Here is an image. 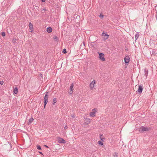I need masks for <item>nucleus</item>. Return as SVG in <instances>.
<instances>
[{
	"instance_id": "4468645a",
	"label": "nucleus",
	"mask_w": 157,
	"mask_h": 157,
	"mask_svg": "<svg viewBox=\"0 0 157 157\" xmlns=\"http://www.w3.org/2000/svg\"><path fill=\"white\" fill-rule=\"evenodd\" d=\"M52 31V29L50 27H48L47 29V31L48 33H50Z\"/></svg>"
},
{
	"instance_id": "f8f14e48",
	"label": "nucleus",
	"mask_w": 157,
	"mask_h": 157,
	"mask_svg": "<svg viewBox=\"0 0 157 157\" xmlns=\"http://www.w3.org/2000/svg\"><path fill=\"white\" fill-rule=\"evenodd\" d=\"M144 71L145 73L144 75L145 76L146 78L148 75V70L147 69L145 68L144 70Z\"/></svg>"
},
{
	"instance_id": "423d86ee",
	"label": "nucleus",
	"mask_w": 157,
	"mask_h": 157,
	"mask_svg": "<svg viewBox=\"0 0 157 157\" xmlns=\"http://www.w3.org/2000/svg\"><path fill=\"white\" fill-rule=\"evenodd\" d=\"M124 59V63L126 65L128 64L130 60L129 57L128 56H126Z\"/></svg>"
},
{
	"instance_id": "f257e3e1",
	"label": "nucleus",
	"mask_w": 157,
	"mask_h": 157,
	"mask_svg": "<svg viewBox=\"0 0 157 157\" xmlns=\"http://www.w3.org/2000/svg\"><path fill=\"white\" fill-rule=\"evenodd\" d=\"M49 92H47L45 94L44 97V108H45L46 105L48 102V97Z\"/></svg>"
},
{
	"instance_id": "39448f33",
	"label": "nucleus",
	"mask_w": 157,
	"mask_h": 157,
	"mask_svg": "<svg viewBox=\"0 0 157 157\" xmlns=\"http://www.w3.org/2000/svg\"><path fill=\"white\" fill-rule=\"evenodd\" d=\"M143 89V85H139L138 86V88L137 91H136V92H137L139 94H141Z\"/></svg>"
},
{
	"instance_id": "f704fd0d",
	"label": "nucleus",
	"mask_w": 157,
	"mask_h": 157,
	"mask_svg": "<svg viewBox=\"0 0 157 157\" xmlns=\"http://www.w3.org/2000/svg\"><path fill=\"white\" fill-rule=\"evenodd\" d=\"M41 2H44L45 1V0H41Z\"/></svg>"
},
{
	"instance_id": "7c9ffc66",
	"label": "nucleus",
	"mask_w": 157,
	"mask_h": 157,
	"mask_svg": "<svg viewBox=\"0 0 157 157\" xmlns=\"http://www.w3.org/2000/svg\"><path fill=\"white\" fill-rule=\"evenodd\" d=\"M75 114H72V115H71V117H73V118H74L75 117Z\"/></svg>"
},
{
	"instance_id": "9b49d317",
	"label": "nucleus",
	"mask_w": 157,
	"mask_h": 157,
	"mask_svg": "<svg viewBox=\"0 0 157 157\" xmlns=\"http://www.w3.org/2000/svg\"><path fill=\"white\" fill-rule=\"evenodd\" d=\"M85 122L86 124H88L90 122V120L89 118H86L85 120Z\"/></svg>"
},
{
	"instance_id": "f3484780",
	"label": "nucleus",
	"mask_w": 157,
	"mask_h": 157,
	"mask_svg": "<svg viewBox=\"0 0 157 157\" xmlns=\"http://www.w3.org/2000/svg\"><path fill=\"white\" fill-rule=\"evenodd\" d=\"M33 120L34 119L32 117H31L29 120V122L28 123V124L29 125L30 124L32 123V122L33 121Z\"/></svg>"
},
{
	"instance_id": "1a4fd4ad",
	"label": "nucleus",
	"mask_w": 157,
	"mask_h": 157,
	"mask_svg": "<svg viewBox=\"0 0 157 157\" xmlns=\"http://www.w3.org/2000/svg\"><path fill=\"white\" fill-rule=\"evenodd\" d=\"M95 82L94 80L90 84V87L91 90H92L94 87V84H95Z\"/></svg>"
},
{
	"instance_id": "dca6fc26",
	"label": "nucleus",
	"mask_w": 157,
	"mask_h": 157,
	"mask_svg": "<svg viewBox=\"0 0 157 157\" xmlns=\"http://www.w3.org/2000/svg\"><path fill=\"white\" fill-rule=\"evenodd\" d=\"M53 38L54 39V40L56 42H58L59 41V39L56 36H54Z\"/></svg>"
},
{
	"instance_id": "a19ab883",
	"label": "nucleus",
	"mask_w": 157,
	"mask_h": 157,
	"mask_svg": "<svg viewBox=\"0 0 157 157\" xmlns=\"http://www.w3.org/2000/svg\"><path fill=\"white\" fill-rule=\"evenodd\" d=\"M50 155L49 156V157H50Z\"/></svg>"
},
{
	"instance_id": "9d476101",
	"label": "nucleus",
	"mask_w": 157,
	"mask_h": 157,
	"mask_svg": "<svg viewBox=\"0 0 157 157\" xmlns=\"http://www.w3.org/2000/svg\"><path fill=\"white\" fill-rule=\"evenodd\" d=\"M29 29L31 30V32H32L33 30V24L30 22L29 23Z\"/></svg>"
},
{
	"instance_id": "4be33fe9",
	"label": "nucleus",
	"mask_w": 157,
	"mask_h": 157,
	"mask_svg": "<svg viewBox=\"0 0 157 157\" xmlns=\"http://www.w3.org/2000/svg\"><path fill=\"white\" fill-rule=\"evenodd\" d=\"M98 144L99 145L101 146H102L103 145V143L101 140H99L98 141Z\"/></svg>"
},
{
	"instance_id": "e433bc0d",
	"label": "nucleus",
	"mask_w": 157,
	"mask_h": 157,
	"mask_svg": "<svg viewBox=\"0 0 157 157\" xmlns=\"http://www.w3.org/2000/svg\"><path fill=\"white\" fill-rule=\"evenodd\" d=\"M39 153L41 155H43L42 153L41 152L39 151Z\"/></svg>"
},
{
	"instance_id": "c9c22d12",
	"label": "nucleus",
	"mask_w": 157,
	"mask_h": 157,
	"mask_svg": "<svg viewBox=\"0 0 157 157\" xmlns=\"http://www.w3.org/2000/svg\"><path fill=\"white\" fill-rule=\"evenodd\" d=\"M82 43L83 44V46H84V48L85 47V44L84 42H83Z\"/></svg>"
},
{
	"instance_id": "20e7f679",
	"label": "nucleus",
	"mask_w": 157,
	"mask_h": 157,
	"mask_svg": "<svg viewBox=\"0 0 157 157\" xmlns=\"http://www.w3.org/2000/svg\"><path fill=\"white\" fill-rule=\"evenodd\" d=\"M101 36H103V39L105 40L108 39L109 35L107 34V33L103 32L101 34Z\"/></svg>"
},
{
	"instance_id": "6ab92c4d",
	"label": "nucleus",
	"mask_w": 157,
	"mask_h": 157,
	"mask_svg": "<svg viewBox=\"0 0 157 157\" xmlns=\"http://www.w3.org/2000/svg\"><path fill=\"white\" fill-rule=\"evenodd\" d=\"M96 41L93 42H91L90 43V45L92 47H94V46H96V44H94V43Z\"/></svg>"
},
{
	"instance_id": "b1692460",
	"label": "nucleus",
	"mask_w": 157,
	"mask_h": 157,
	"mask_svg": "<svg viewBox=\"0 0 157 157\" xmlns=\"http://www.w3.org/2000/svg\"><path fill=\"white\" fill-rule=\"evenodd\" d=\"M36 147H37V149L38 150H41V147H40V145H36Z\"/></svg>"
},
{
	"instance_id": "72a5a7b5",
	"label": "nucleus",
	"mask_w": 157,
	"mask_h": 157,
	"mask_svg": "<svg viewBox=\"0 0 157 157\" xmlns=\"http://www.w3.org/2000/svg\"><path fill=\"white\" fill-rule=\"evenodd\" d=\"M100 139H101V140L103 141V140L105 139V138H100Z\"/></svg>"
},
{
	"instance_id": "ea45409f",
	"label": "nucleus",
	"mask_w": 157,
	"mask_h": 157,
	"mask_svg": "<svg viewBox=\"0 0 157 157\" xmlns=\"http://www.w3.org/2000/svg\"><path fill=\"white\" fill-rule=\"evenodd\" d=\"M10 146H11V144H10Z\"/></svg>"
},
{
	"instance_id": "bb28decb",
	"label": "nucleus",
	"mask_w": 157,
	"mask_h": 157,
	"mask_svg": "<svg viewBox=\"0 0 157 157\" xmlns=\"http://www.w3.org/2000/svg\"><path fill=\"white\" fill-rule=\"evenodd\" d=\"M99 17L101 18H103V17H104V15H102V14H101V13L99 15Z\"/></svg>"
},
{
	"instance_id": "a211bd4d",
	"label": "nucleus",
	"mask_w": 157,
	"mask_h": 157,
	"mask_svg": "<svg viewBox=\"0 0 157 157\" xmlns=\"http://www.w3.org/2000/svg\"><path fill=\"white\" fill-rule=\"evenodd\" d=\"M95 112H90V116L92 117H94L95 116Z\"/></svg>"
},
{
	"instance_id": "412c9836",
	"label": "nucleus",
	"mask_w": 157,
	"mask_h": 157,
	"mask_svg": "<svg viewBox=\"0 0 157 157\" xmlns=\"http://www.w3.org/2000/svg\"><path fill=\"white\" fill-rule=\"evenodd\" d=\"M57 102V99L56 98H54L53 100V101L52 103V104L53 105H54L55 104L56 102Z\"/></svg>"
},
{
	"instance_id": "c756f323",
	"label": "nucleus",
	"mask_w": 157,
	"mask_h": 157,
	"mask_svg": "<svg viewBox=\"0 0 157 157\" xmlns=\"http://www.w3.org/2000/svg\"><path fill=\"white\" fill-rule=\"evenodd\" d=\"M43 10H44V11H46L47 10L46 8H44L43 9L41 10V12H42Z\"/></svg>"
},
{
	"instance_id": "5701e85b",
	"label": "nucleus",
	"mask_w": 157,
	"mask_h": 157,
	"mask_svg": "<svg viewBox=\"0 0 157 157\" xmlns=\"http://www.w3.org/2000/svg\"><path fill=\"white\" fill-rule=\"evenodd\" d=\"M135 39H136V40L138 38V37L139 36V33H137L135 35Z\"/></svg>"
},
{
	"instance_id": "f03ea898",
	"label": "nucleus",
	"mask_w": 157,
	"mask_h": 157,
	"mask_svg": "<svg viewBox=\"0 0 157 157\" xmlns=\"http://www.w3.org/2000/svg\"><path fill=\"white\" fill-rule=\"evenodd\" d=\"M139 129V131L140 132H143L144 131H147L151 129L150 127H147L144 126H142L141 128H140Z\"/></svg>"
},
{
	"instance_id": "4c0bfd02",
	"label": "nucleus",
	"mask_w": 157,
	"mask_h": 157,
	"mask_svg": "<svg viewBox=\"0 0 157 157\" xmlns=\"http://www.w3.org/2000/svg\"><path fill=\"white\" fill-rule=\"evenodd\" d=\"M96 109H95H95H93V110H96Z\"/></svg>"
},
{
	"instance_id": "58836bf2",
	"label": "nucleus",
	"mask_w": 157,
	"mask_h": 157,
	"mask_svg": "<svg viewBox=\"0 0 157 157\" xmlns=\"http://www.w3.org/2000/svg\"><path fill=\"white\" fill-rule=\"evenodd\" d=\"M82 45H80V47H82Z\"/></svg>"
},
{
	"instance_id": "7ed1b4c3",
	"label": "nucleus",
	"mask_w": 157,
	"mask_h": 157,
	"mask_svg": "<svg viewBox=\"0 0 157 157\" xmlns=\"http://www.w3.org/2000/svg\"><path fill=\"white\" fill-rule=\"evenodd\" d=\"M98 53L99 54L98 58L100 60L102 61H104L105 60L104 57V54L102 53L98 52Z\"/></svg>"
},
{
	"instance_id": "0eeeda50",
	"label": "nucleus",
	"mask_w": 157,
	"mask_h": 157,
	"mask_svg": "<svg viewBox=\"0 0 157 157\" xmlns=\"http://www.w3.org/2000/svg\"><path fill=\"white\" fill-rule=\"evenodd\" d=\"M74 86V84L73 83H72L70 86V91L69 92V93L70 94H73V90H74V89H73V87Z\"/></svg>"
},
{
	"instance_id": "a878e982",
	"label": "nucleus",
	"mask_w": 157,
	"mask_h": 157,
	"mask_svg": "<svg viewBox=\"0 0 157 157\" xmlns=\"http://www.w3.org/2000/svg\"><path fill=\"white\" fill-rule=\"evenodd\" d=\"M1 35L3 37H4L6 36L5 33L4 32H2L1 33Z\"/></svg>"
},
{
	"instance_id": "6e6552de",
	"label": "nucleus",
	"mask_w": 157,
	"mask_h": 157,
	"mask_svg": "<svg viewBox=\"0 0 157 157\" xmlns=\"http://www.w3.org/2000/svg\"><path fill=\"white\" fill-rule=\"evenodd\" d=\"M58 141L59 143L61 144H64L66 143L65 140L64 139L60 137L58 139Z\"/></svg>"
},
{
	"instance_id": "ddd939ff",
	"label": "nucleus",
	"mask_w": 157,
	"mask_h": 157,
	"mask_svg": "<svg viewBox=\"0 0 157 157\" xmlns=\"http://www.w3.org/2000/svg\"><path fill=\"white\" fill-rule=\"evenodd\" d=\"M156 50L154 49V50H152L151 52L150 51V53L151 55H153V56H155L156 54Z\"/></svg>"
},
{
	"instance_id": "473e14b6",
	"label": "nucleus",
	"mask_w": 157,
	"mask_h": 157,
	"mask_svg": "<svg viewBox=\"0 0 157 157\" xmlns=\"http://www.w3.org/2000/svg\"><path fill=\"white\" fill-rule=\"evenodd\" d=\"M44 147H46V148H49L48 147V146H47V145H44Z\"/></svg>"
},
{
	"instance_id": "2eb2a0df",
	"label": "nucleus",
	"mask_w": 157,
	"mask_h": 157,
	"mask_svg": "<svg viewBox=\"0 0 157 157\" xmlns=\"http://www.w3.org/2000/svg\"><path fill=\"white\" fill-rule=\"evenodd\" d=\"M18 92V88L17 87L14 88L13 90V92L15 94H17Z\"/></svg>"
},
{
	"instance_id": "2f4dec72",
	"label": "nucleus",
	"mask_w": 157,
	"mask_h": 157,
	"mask_svg": "<svg viewBox=\"0 0 157 157\" xmlns=\"http://www.w3.org/2000/svg\"><path fill=\"white\" fill-rule=\"evenodd\" d=\"M67 128L68 127L67 125L65 126L64 127V128L65 129H67Z\"/></svg>"
},
{
	"instance_id": "aec40b11",
	"label": "nucleus",
	"mask_w": 157,
	"mask_h": 157,
	"mask_svg": "<svg viewBox=\"0 0 157 157\" xmlns=\"http://www.w3.org/2000/svg\"><path fill=\"white\" fill-rule=\"evenodd\" d=\"M118 153L116 152H114L113 154V157H118Z\"/></svg>"
},
{
	"instance_id": "cd10ccee",
	"label": "nucleus",
	"mask_w": 157,
	"mask_h": 157,
	"mask_svg": "<svg viewBox=\"0 0 157 157\" xmlns=\"http://www.w3.org/2000/svg\"><path fill=\"white\" fill-rule=\"evenodd\" d=\"M4 83V82L3 81H0V84L1 85H2Z\"/></svg>"
},
{
	"instance_id": "c85d7f7f",
	"label": "nucleus",
	"mask_w": 157,
	"mask_h": 157,
	"mask_svg": "<svg viewBox=\"0 0 157 157\" xmlns=\"http://www.w3.org/2000/svg\"><path fill=\"white\" fill-rule=\"evenodd\" d=\"M16 39H13V43H15L16 42Z\"/></svg>"
},
{
	"instance_id": "393cba45",
	"label": "nucleus",
	"mask_w": 157,
	"mask_h": 157,
	"mask_svg": "<svg viewBox=\"0 0 157 157\" xmlns=\"http://www.w3.org/2000/svg\"><path fill=\"white\" fill-rule=\"evenodd\" d=\"M62 52L64 54H66L67 52L66 49H63V50Z\"/></svg>"
}]
</instances>
